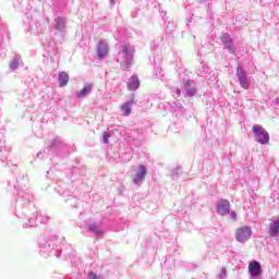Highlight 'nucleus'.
Listing matches in <instances>:
<instances>
[{
  "mask_svg": "<svg viewBox=\"0 0 279 279\" xmlns=\"http://www.w3.org/2000/svg\"><path fill=\"white\" fill-rule=\"evenodd\" d=\"M236 75L239 77L242 88H244V90H247V88H250V83L247 82V74L245 73V71H243V68L239 66L236 69Z\"/></svg>",
  "mask_w": 279,
  "mask_h": 279,
  "instance_id": "4",
  "label": "nucleus"
},
{
  "mask_svg": "<svg viewBox=\"0 0 279 279\" xmlns=\"http://www.w3.org/2000/svg\"><path fill=\"white\" fill-rule=\"evenodd\" d=\"M10 69H11L12 71H16V69H19V60H13V61H11V63H10Z\"/></svg>",
  "mask_w": 279,
  "mask_h": 279,
  "instance_id": "16",
  "label": "nucleus"
},
{
  "mask_svg": "<svg viewBox=\"0 0 279 279\" xmlns=\"http://www.w3.org/2000/svg\"><path fill=\"white\" fill-rule=\"evenodd\" d=\"M109 140H110L109 133H104V135H102V143H105V145H108Z\"/></svg>",
  "mask_w": 279,
  "mask_h": 279,
  "instance_id": "17",
  "label": "nucleus"
},
{
  "mask_svg": "<svg viewBox=\"0 0 279 279\" xmlns=\"http://www.w3.org/2000/svg\"><path fill=\"white\" fill-rule=\"evenodd\" d=\"M109 53L108 44H104V41H99L98 44V58L99 60H104L106 56Z\"/></svg>",
  "mask_w": 279,
  "mask_h": 279,
  "instance_id": "8",
  "label": "nucleus"
},
{
  "mask_svg": "<svg viewBox=\"0 0 279 279\" xmlns=\"http://www.w3.org/2000/svg\"><path fill=\"white\" fill-rule=\"evenodd\" d=\"M231 217H233V219H236V213H231Z\"/></svg>",
  "mask_w": 279,
  "mask_h": 279,
  "instance_id": "19",
  "label": "nucleus"
},
{
  "mask_svg": "<svg viewBox=\"0 0 279 279\" xmlns=\"http://www.w3.org/2000/svg\"><path fill=\"white\" fill-rule=\"evenodd\" d=\"M221 43H223L225 45H230V43H232V37H230V34L228 33L222 34Z\"/></svg>",
  "mask_w": 279,
  "mask_h": 279,
  "instance_id": "13",
  "label": "nucleus"
},
{
  "mask_svg": "<svg viewBox=\"0 0 279 279\" xmlns=\"http://www.w3.org/2000/svg\"><path fill=\"white\" fill-rule=\"evenodd\" d=\"M138 88H141L138 76H132L131 82L129 83V90H138Z\"/></svg>",
  "mask_w": 279,
  "mask_h": 279,
  "instance_id": "12",
  "label": "nucleus"
},
{
  "mask_svg": "<svg viewBox=\"0 0 279 279\" xmlns=\"http://www.w3.org/2000/svg\"><path fill=\"white\" fill-rule=\"evenodd\" d=\"M131 104H134V100H132Z\"/></svg>",
  "mask_w": 279,
  "mask_h": 279,
  "instance_id": "22",
  "label": "nucleus"
},
{
  "mask_svg": "<svg viewBox=\"0 0 279 279\" xmlns=\"http://www.w3.org/2000/svg\"><path fill=\"white\" fill-rule=\"evenodd\" d=\"M122 112H124L126 117H129V114H132V107L130 106V102H125L122 106Z\"/></svg>",
  "mask_w": 279,
  "mask_h": 279,
  "instance_id": "14",
  "label": "nucleus"
},
{
  "mask_svg": "<svg viewBox=\"0 0 279 279\" xmlns=\"http://www.w3.org/2000/svg\"><path fill=\"white\" fill-rule=\"evenodd\" d=\"M56 29H58V32H62V29H64V20L62 19L57 20Z\"/></svg>",
  "mask_w": 279,
  "mask_h": 279,
  "instance_id": "15",
  "label": "nucleus"
},
{
  "mask_svg": "<svg viewBox=\"0 0 279 279\" xmlns=\"http://www.w3.org/2000/svg\"><path fill=\"white\" fill-rule=\"evenodd\" d=\"M93 90V84L90 83H86L82 89V92H77L75 94V96L78 98V99H84V97H86V95H89V93Z\"/></svg>",
  "mask_w": 279,
  "mask_h": 279,
  "instance_id": "9",
  "label": "nucleus"
},
{
  "mask_svg": "<svg viewBox=\"0 0 279 279\" xmlns=\"http://www.w3.org/2000/svg\"><path fill=\"white\" fill-rule=\"evenodd\" d=\"M134 48H132L129 45L122 46V53L124 56V60L126 61V64H130L132 60H134Z\"/></svg>",
  "mask_w": 279,
  "mask_h": 279,
  "instance_id": "5",
  "label": "nucleus"
},
{
  "mask_svg": "<svg viewBox=\"0 0 279 279\" xmlns=\"http://www.w3.org/2000/svg\"><path fill=\"white\" fill-rule=\"evenodd\" d=\"M235 239L239 243H246L252 239V228L250 227H242L236 229L235 231Z\"/></svg>",
  "mask_w": 279,
  "mask_h": 279,
  "instance_id": "1",
  "label": "nucleus"
},
{
  "mask_svg": "<svg viewBox=\"0 0 279 279\" xmlns=\"http://www.w3.org/2000/svg\"><path fill=\"white\" fill-rule=\"evenodd\" d=\"M177 93H180V89H178Z\"/></svg>",
  "mask_w": 279,
  "mask_h": 279,
  "instance_id": "21",
  "label": "nucleus"
},
{
  "mask_svg": "<svg viewBox=\"0 0 279 279\" xmlns=\"http://www.w3.org/2000/svg\"><path fill=\"white\" fill-rule=\"evenodd\" d=\"M217 210L219 215H228L230 213V202H228L227 199H221L218 203Z\"/></svg>",
  "mask_w": 279,
  "mask_h": 279,
  "instance_id": "6",
  "label": "nucleus"
},
{
  "mask_svg": "<svg viewBox=\"0 0 279 279\" xmlns=\"http://www.w3.org/2000/svg\"><path fill=\"white\" fill-rule=\"evenodd\" d=\"M88 279H97V274L89 271Z\"/></svg>",
  "mask_w": 279,
  "mask_h": 279,
  "instance_id": "18",
  "label": "nucleus"
},
{
  "mask_svg": "<svg viewBox=\"0 0 279 279\" xmlns=\"http://www.w3.org/2000/svg\"><path fill=\"white\" fill-rule=\"evenodd\" d=\"M253 132L262 145H267V143H269V133H267L265 128H263L260 125H254Z\"/></svg>",
  "mask_w": 279,
  "mask_h": 279,
  "instance_id": "2",
  "label": "nucleus"
},
{
  "mask_svg": "<svg viewBox=\"0 0 279 279\" xmlns=\"http://www.w3.org/2000/svg\"><path fill=\"white\" fill-rule=\"evenodd\" d=\"M185 93L187 94V97H195V94L197 93V89L193 84H191V81H186L184 83Z\"/></svg>",
  "mask_w": 279,
  "mask_h": 279,
  "instance_id": "10",
  "label": "nucleus"
},
{
  "mask_svg": "<svg viewBox=\"0 0 279 279\" xmlns=\"http://www.w3.org/2000/svg\"><path fill=\"white\" fill-rule=\"evenodd\" d=\"M111 3H114V0H110Z\"/></svg>",
  "mask_w": 279,
  "mask_h": 279,
  "instance_id": "20",
  "label": "nucleus"
},
{
  "mask_svg": "<svg viewBox=\"0 0 279 279\" xmlns=\"http://www.w3.org/2000/svg\"><path fill=\"white\" fill-rule=\"evenodd\" d=\"M145 175H147V168H145V166L143 165L138 166V171L136 172L133 182L135 184L138 182H143V180H145Z\"/></svg>",
  "mask_w": 279,
  "mask_h": 279,
  "instance_id": "7",
  "label": "nucleus"
},
{
  "mask_svg": "<svg viewBox=\"0 0 279 279\" xmlns=\"http://www.w3.org/2000/svg\"><path fill=\"white\" fill-rule=\"evenodd\" d=\"M69 74L66 72H60L59 73V86L60 88H64L66 84H69Z\"/></svg>",
  "mask_w": 279,
  "mask_h": 279,
  "instance_id": "11",
  "label": "nucleus"
},
{
  "mask_svg": "<svg viewBox=\"0 0 279 279\" xmlns=\"http://www.w3.org/2000/svg\"><path fill=\"white\" fill-rule=\"evenodd\" d=\"M248 274L251 278H258L263 274V267L257 260H253L248 265Z\"/></svg>",
  "mask_w": 279,
  "mask_h": 279,
  "instance_id": "3",
  "label": "nucleus"
}]
</instances>
